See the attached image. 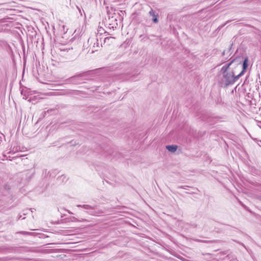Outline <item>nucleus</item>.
Returning a JSON list of instances; mask_svg holds the SVG:
<instances>
[{
	"label": "nucleus",
	"instance_id": "nucleus-1",
	"mask_svg": "<svg viewBox=\"0 0 261 261\" xmlns=\"http://www.w3.org/2000/svg\"><path fill=\"white\" fill-rule=\"evenodd\" d=\"M248 67V58H245V61L243 63V68L241 71L237 75H236L233 71H230V69L224 66L221 68L220 73L222 74V77L219 81V84L221 87L227 88L228 86L233 85L242 75L246 72Z\"/></svg>",
	"mask_w": 261,
	"mask_h": 261
},
{
	"label": "nucleus",
	"instance_id": "nucleus-2",
	"mask_svg": "<svg viewBox=\"0 0 261 261\" xmlns=\"http://www.w3.org/2000/svg\"><path fill=\"white\" fill-rule=\"evenodd\" d=\"M230 62L224 66L227 67V68L230 69V71H233L236 73L238 69L243 68V63L245 61V58L242 56H237L233 59L230 58Z\"/></svg>",
	"mask_w": 261,
	"mask_h": 261
},
{
	"label": "nucleus",
	"instance_id": "nucleus-3",
	"mask_svg": "<svg viewBox=\"0 0 261 261\" xmlns=\"http://www.w3.org/2000/svg\"><path fill=\"white\" fill-rule=\"evenodd\" d=\"M77 206L81 207L85 209L88 210L89 211H88L87 213L93 216H98L99 215H101L106 213V208H104L103 210L98 209L96 205L91 206L88 204H79L77 205Z\"/></svg>",
	"mask_w": 261,
	"mask_h": 261
},
{
	"label": "nucleus",
	"instance_id": "nucleus-4",
	"mask_svg": "<svg viewBox=\"0 0 261 261\" xmlns=\"http://www.w3.org/2000/svg\"><path fill=\"white\" fill-rule=\"evenodd\" d=\"M90 71L84 72L80 74L72 76L65 80L66 84L78 85L82 84L84 79L82 77L89 74Z\"/></svg>",
	"mask_w": 261,
	"mask_h": 261
},
{
	"label": "nucleus",
	"instance_id": "nucleus-5",
	"mask_svg": "<svg viewBox=\"0 0 261 261\" xmlns=\"http://www.w3.org/2000/svg\"><path fill=\"white\" fill-rule=\"evenodd\" d=\"M149 15H150V16H151L152 17V20L154 23H156L158 22V14H156L155 11L151 9L150 11L149 12Z\"/></svg>",
	"mask_w": 261,
	"mask_h": 261
},
{
	"label": "nucleus",
	"instance_id": "nucleus-6",
	"mask_svg": "<svg viewBox=\"0 0 261 261\" xmlns=\"http://www.w3.org/2000/svg\"><path fill=\"white\" fill-rule=\"evenodd\" d=\"M166 149L170 152H174L177 149L176 145H169L166 146Z\"/></svg>",
	"mask_w": 261,
	"mask_h": 261
},
{
	"label": "nucleus",
	"instance_id": "nucleus-7",
	"mask_svg": "<svg viewBox=\"0 0 261 261\" xmlns=\"http://www.w3.org/2000/svg\"><path fill=\"white\" fill-rule=\"evenodd\" d=\"M4 190L6 191V192L9 193L10 190H11V187L8 184H5L3 186Z\"/></svg>",
	"mask_w": 261,
	"mask_h": 261
},
{
	"label": "nucleus",
	"instance_id": "nucleus-8",
	"mask_svg": "<svg viewBox=\"0 0 261 261\" xmlns=\"http://www.w3.org/2000/svg\"><path fill=\"white\" fill-rule=\"evenodd\" d=\"M58 180H59V181H61L62 182H64L67 181V179L65 175H62L58 178Z\"/></svg>",
	"mask_w": 261,
	"mask_h": 261
},
{
	"label": "nucleus",
	"instance_id": "nucleus-9",
	"mask_svg": "<svg viewBox=\"0 0 261 261\" xmlns=\"http://www.w3.org/2000/svg\"><path fill=\"white\" fill-rule=\"evenodd\" d=\"M57 173V170H54L49 171L48 173V174H49L50 176L54 177Z\"/></svg>",
	"mask_w": 261,
	"mask_h": 261
},
{
	"label": "nucleus",
	"instance_id": "nucleus-10",
	"mask_svg": "<svg viewBox=\"0 0 261 261\" xmlns=\"http://www.w3.org/2000/svg\"><path fill=\"white\" fill-rule=\"evenodd\" d=\"M113 38H114L112 37H106L104 39V42L106 43L107 41H109L110 39H113Z\"/></svg>",
	"mask_w": 261,
	"mask_h": 261
},
{
	"label": "nucleus",
	"instance_id": "nucleus-11",
	"mask_svg": "<svg viewBox=\"0 0 261 261\" xmlns=\"http://www.w3.org/2000/svg\"><path fill=\"white\" fill-rule=\"evenodd\" d=\"M57 110V108L54 109H51L48 110L47 111H44V113L45 114H46V113H49V112H51L53 111H55V110Z\"/></svg>",
	"mask_w": 261,
	"mask_h": 261
},
{
	"label": "nucleus",
	"instance_id": "nucleus-12",
	"mask_svg": "<svg viewBox=\"0 0 261 261\" xmlns=\"http://www.w3.org/2000/svg\"><path fill=\"white\" fill-rule=\"evenodd\" d=\"M234 242L238 243V244H240L241 245H242L243 247H244L245 248H246V246L242 242H239V241H236V240H233Z\"/></svg>",
	"mask_w": 261,
	"mask_h": 261
},
{
	"label": "nucleus",
	"instance_id": "nucleus-13",
	"mask_svg": "<svg viewBox=\"0 0 261 261\" xmlns=\"http://www.w3.org/2000/svg\"><path fill=\"white\" fill-rule=\"evenodd\" d=\"M103 151L107 153L108 154H112V152L111 151H109L108 150H105V149H103Z\"/></svg>",
	"mask_w": 261,
	"mask_h": 261
},
{
	"label": "nucleus",
	"instance_id": "nucleus-14",
	"mask_svg": "<svg viewBox=\"0 0 261 261\" xmlns=\"http://www.w3.org/2000/svg\"><path fill=\"white\" fill-rule=\"evenodd\" d=\"M188 187V186H182L179 187V188H182L184 189H186V187Z\"/></svg>",
	"mask_w": 261,
	"mask_h": 261
},
{
	"label": "nucleus",
	"instance_id": "nucleus-15",
	"mask_svg": "<svg viewBox=\"0 0 261 261\" xmlns=\"http://www.w3.org/2000/svg\"><path fill=\"white\" fill-rule=\"evenodd\" d=\"M20 233L24 234H29V232L27 231H21Z\"/></svg>",
	"mask_w": 261,
	"mask_h": 261
},
{
	"label": "nucleus",
	"instance_id": "nucleus-16",
	"mask_svg": "<svg viewBox=\"0 0 261 261\" xmlns=\"http://www.w3.org/2000/svg\"><path fill=\"white\" fill-rule=\"evenodd\" d=\"M77 9L79 10V12L81 13V15H82V13L81 12V8L80 7H79L78 6H76Z\"/></svg>",
	"mask_w": 261,
	"mask_h": 261
},
{
	"label": "nucleus",
	"instance_id": "nucleus-17",
	"mask_svg": "<svg viewBox=\"0 0 261 261\" xmlns=\"http://www.w3.org/2000/svg\"><path fill=\"white\" fill-rule=\"evenodd\" d=\"M96 46H97V47H99L98 40L97 38L96 39Z\"/></svg>",
	"mask_w": 261,
	"mask_h": 261
},
{
	"label": "nucleus",
	"instance_id": "nucleus-18",
	"mask_svg": "<svg viewBox=\"0 0 261 261\" xmlns=\"http://www.w3.org/2000/svg\"><path fill=\"white\" fill-rule=\"evenodd\" d=\"M72 219H73V221H79V220L77 219V218H75L74 217H73L72 218Z\"/></svg>",
	"mask_w": 261,
	"mask_h": 261
},
{
	"label": "nucleus",
	"instance_id": "nucleus-19",
	"mask_svg": "<svg viewBox=\"0 0 261 261\" xmlns=\"http://www.w3.org/2000/svg\"><path fill=\"white\" fill-rule=\"evenodd\" d=\"M225 54V50H224L222 53V56H224Z\"/></svg>",
	"mask_w": 261,
	"mask_h": 261
},
{
	"label": "nucleus",
	"instance_id": "nucleus-20",
	"mask_svg": "<svg viewBox=\"0 0 261 261\" xmlns=\"http://www.w3.org/2000/svg\"><path fill=\"white\" fill-rule=\"evenodd\" d=\"M231 21V20H228V21H227L226 22V23H225L224 24H223V25H222V27H223V26H224L226 24H227V23H228L229 22H230Z\"/></svg>",
	"mask_w": 261,
	"mask_h": 261
},
{
	"label": "nucleus",
	"instance_id": "nucleus-21",
	"mask_svg": "<svg viewBox=\"0 0 261 261\" xmlns=\"http://www.w3.org/2000/svg\"><path fill=\"white\" fill-rule=\"evenodd\" d=\"M232 45H233V43H231V44H230V48H229V51L231 50V46H232Z\"/></svg>",
	"mask_w": 261,
	"mask_h": 261
},
{
	"label": "nucleus",
	"instance_id": "nucleus-22",
	"mask_svg": "<svg viewBox=\"0 0 261 261\" xmlns=\"http://www.w3.org/2000/svg\"><path fill=\"white\" fill-rule=\"evenodd\" d=\"M258 199L261 201V196L258 197Z\"/></svg>",
	"mask_w": 261,
	"mask_h": 261
},
{
	"label": "nucleus",
	"instance_id": "nucleus-23",
	"mask_svg": "<svg viewBox=\"0 0 261 261\" xmlns=\"http://www.w3.org/2000/svg\"><path fill=\"white\" fill-rule=\"evenodd\" d=\"M21 215H20V216H19V217H18V219H20V218H21Z\"/></svg>",
	"mask_w": 261,
	"mask_h": 261
}]
</instances>
